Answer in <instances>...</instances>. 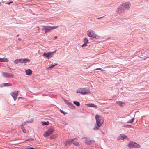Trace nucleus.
Returning <instances> with one entry per match:
<instances>
[{
  "label": "nucleus",
  "mask_w": 149,
  "mask_h": 149,
  "mask_svg": "<svg viewBox=\"0 0 149 149\" xmlns=\"http://www.w3.org/2000/svg\"><path fill=\"white\" fill-rule=\"evenodd\" d=\"M131 3L129 2H126L122 4L117 9V12L118 13H121L124 10H128L130 8Z\"/></svg>",
  "instance_id": "obj_1"
},
{
  "label": "nucleus",
  "mask_w": 149,
  "mask_h": 149,
  "mask_svg": "<svg viewBox=\"0 0 149 149\" xmlns=\"http://www.w3.org/2000/svg\"><path fill=\"white\" fill-rule=\"evenodd\" d=\"M95 118L96 120L97 125L95 127L93 128V129L95 130L98 129L99 127L102 125L104 121V118L99 115H96Z\"/></svg>",
  "instance_id": "obj_2"
},
{
  "label": "nucleus",
  "mask_w": 149,
  "mask_h": 149,
  "mask_svg": "<svg viewBox=\"0 0 149 149\" xmlns=\"http://www.w3.org/2000/svg\"><path fill=\"white\" fill-rule=\"evenodd\" d=\"M54 131V128L53 127H51L45 131L44 133L43 136L45 137H47L51 135Z\"/></svg>",
  "instance_id": "obj_3"
},
{
  "label": "nucleus",
  "mask_w": 149,
  "mask_h": 149,
  "mask_svg": "<svg viewBox=\"0 0 149 149\" xmlns=\"http://www.w3.org/2000/svg\"><path fill=\"white\" fill-rule=\"evenodd\" d=\"M56 51L53 52H49L48 53H44L43 54V56L46 57L49 59V58L52 57L55 53Z\"/></svg>",
  "instance_id": "obj_4"
},
{
  "label": "nucleus",
  "mask_w": 149,
  "mask_h": 149,
  "mask_svg": "<svg viewBox=\"0 0 149 149\" xmlns=\"http://www.w3.org/2000/svg\"><path fill=\"white\" fill-rule=\"evenodd\" d=\"M128 146L130 148H138L140 147V146L135 142H130L128 144Z\"/></svg>",
  "instance_id": "obj_5"
},
{
  "label": "nucleus",
  "mask_w": 149,
  "mask_h": 149,
  "mask_svg": "<svg viewBox=\"0 0 149 149\" xmlns=\"http://www.w3.org/2000/svg\"><path fill=\"white\" fill-rule=\"evenodd\" d=\"M85 90L84 88H81L77 90V92L78 93H81L83 95H85L86 94H90V91L89 90H87V91H84Z\"/></svg>",
  "instance_id": "obj_6"
},
{
  "label": "nucleus",
  "mask_w": 149,
  "mask_h": 149,
  "mask_svg": "<svg viewBox=\"0 0 149 149\" xmlns=\"http://www.w3.org/2000/svg\"><path fill=\"white\" fill-rule=\"evenodd\" d=\"M88 36L90 37H92L95 39H99V37L95 35L93 31H91L88 32L87 33Z\"/></svg>",
  "instance_id": "obj_7"
},
{
  "label": "nucleus",
  "mask_w": 149,
  "mask_h": 149,
  "mask_svg": "<svg viewBox=\"0 0 149 149\" xmlns=\"http://www.w3.org/2000/svg\"><path fill=\"white\" fill-rule=\"evenodd\" d=\"M11 95L13 97L14 101H15L18 95V91H15L14 92H12L11 93Z\"/></svg>",
  "instance_id": "obj_8"
},
{
  "label": "nucleus",
  "mask_w": 149,
  "mask_h": 149,
  "mask_svg": "<svg viewBox=\"0 0 149 149\" xmlns=\"http://www.w3.org/2000/svg\"><path fill=\"white\" fill-rule=\"evenodd\" d=\"M3 76L5 77L13 78L14 77V74L10 73L3 72Z\"/></svg>",
  "instance_id": "obj_9"
},
{
  "label": "nucleus",
  "mask_w": 149,
  "mask_h": 149,
  "mask_svg": "<svg viewBox=\"0 0 149 149\" xmlns=\"http://www.w3.org/2000/svg\"><path fill=\"white\" fill-rule=\"evenodd\" d=\"M58 28V26H46V28L48 32H50L53 30L54 29H56Z\"/></svg>",
  "instance_id": "obj_10"
},
{
  "label": "nucleus",
  "mask_w": 149,
  "mask_h": 149,
  "mask_svg": "<svg viewBox=\"0 0 149 149\" xmlns=\"http://www.w3.org/2000/svg\"><path fill=\"white\" fill-rule=\"evenodd\" d=\"M84 139H86V140L85 141V143L87 145H91L92 143H94L95 141L94 140H90L89 139H88V138H84Z\"/></svg>",
  "instance_id": "obj_11"
},
{
  "label": "nucleus",
  "mask_w": 149,
  "mask_h": 149,
  "mask_svg": "<svg viewBox=\"0 0 149 149\" xmlns=\"http://www.w3.org/2000/svg\"><path fill=\"white\" fill-rule=\"evenodd\" d=\"M127 136L124 134H121L120 135V137L118 138V140L122 139L123 140L124 139L126 138Z\"/></svg>",
  "instance_id": "obj_12"
},
{
  "label": "nucleus",
  "mask_w": 149,
  "mask_h": 149,
  "mask_svg": "<svg viewBox=\"0 0 149 149\" xmlns=\"http://www.w3.org/2000/svg\"><path fill=\"white\" fill-rule=\"evenodd\" d=\"M116 103L118 106L121 107L124 106L125 105L124 103L121 101H116Z\"/></svg>",
  "instance_id": "obj_13"
},
{
  "label": "nucleus",
  "mask_w": 149,
  "mask_h": 149,
  "mask_svg": "<svg viewBox=\"0 0 149 149\" xmlns=\"http://www.w3.org/2000/svg\"><path fill=\"white\" fill-rule=\"evenodd\" d=\"M26 74L27 75H30L32 73V71L30 69H28L25 71Z\"/></svg>",
  "instance_id": "obj_14"
},
{
  "label": "nucleus",
  "mask_w": 149,
  "mask_h": 149,
  "mask_svg": "<svg viewBox=\"0 0 149 149\" xmlns=\"http://www.w3.org/2000/svg\"><path fill=\"white\" fill-rule=\"evenodd\" d=\"M9 61L8 59L6 58H0V62H8Z\"/></svg>",
  "instance_id": "obj_15"
},
{
  "label": "nucleus",
  "mask_w": 149,
  "mask_h": 149,
  "mask_svg": "<svg viewBox=\"0 0 149 149\" xmlns=\"http://www.w3.org/2000/svg\"><path fill=\"white\" fill-rule=\"evenodd\" d=\"M86 105L90 107H93L95 108L97 107L96 105H95L93 103L88 104H87Z\"/></svg>",
  "instance_id": "obj_16"
},
{
  "label": "nucleus",
  "mask_w": 149,
  "mask_h": 149,
  "mask_svg": "<svg viewBox=\"0 0 149 149\" xmlns=\"http://www.w3.org/2000/svg\"><path fill=\"white\" fill-rule=\"evenodd\" d=\"M30 61V60L28 59H24L22 60L21 61V63H26L27 62H29Z\"/></svg>",
  "instance_id": "obj_17"
},
{
  "label": "nucleus",
  "mask_w": 149,
  "mask_h": 149,
  "mask_svg": "<svg viewBox=\"0 0 149 149\" xmlns=\"http://www.w3.org/2000/svg\"><path fill=\"white\" fill-rule=\"evenodd\" d=\"M75 139L77 140V138H74L73 139H71L68 140H67L66 142V143L68 144H69L70 143L73 142Z\"/></svg>",
  "instance_id": "obj_18"
},
{
  "label": "nucleus",
  "mask_w": 149,
  "mask_h": 149,
  "mask_svg": "<svg viewBox=\"0 0 149 149\" xmlns=\"http://www.w3.org/2000/svg\"><path fill=\"white\" fill-rule=\"evenodd\" d=\"M22 60V59H17L15 60L14 61V63L15 64H18L19 62L21 63V61Z\"/></svg>",
  "instance_id": "obj_19"
},
{
  "label": "nucleus",
  "mask_w": 149,
  "mask_h": 149,
  "mask_svg": "<svg viewBox=\"0 0 149 149\" xmlns=\"http://www.w3.org/2000/svg\"><path fill=\"white\" fill-rule=\"evenodd\" d=\"M68 106L72 109H74L75 108V107L72 104L68 103Z\"/></svg>",
  "instance_id": "obj_20"
},
{
  "label": "nucleus",
  "mask_w": 149,
  "mask_h": 149,
  "mask_svg": "<svg viewBox=\"0 0 149 149\" xmlns=\"http://www.w3.org/2000/svg\"><path fill=\"white\" fill-rule=\"evenodd\" d=\"M42 31H44L45 33L48 32L47 30V29L46 28V26H43V28L42 29Z\"/></svg>",
  "instance_id": "obj_21"
},
{
  "label": "nucleus",
  "mask_w": 149,
  "mask_h": 149,
  "mask_svg": "<svg viewBox=\"0 0 149 149\" xmlns=\"http://www.w3.org/2000/svg\"><path fill=\"white\" fill-rule=\"evenodd\" d=\"M73 103L77 106H78L80 105V103L79 102L74 101L73 102Z\"/></svg>",
  "instance_id": "obj_22"
},
{
  "label": "nucleus",
  "mask_w": 149,
  "mask_h": 149,
  "mask_svg": "<svg viewBox=\"0 0 149 149\" xmlns=\"http://www.w3.org/2000/svg\"><path fill=\"white\" fill-rule=\"evenodd\" d=\"M34 119L33 118H32L31 119L29 120L26 121V123H31L33 122Z\"/></svg>",
  "instance_id": "obj_23"
},
{
  "label": "nucleus",
  "mask_w": 149,
  "mask_h": 149,
  "mask_svg": "<svg viewBox=\"0 0 149 149\" xmlns=\"http://www.w3.org/2000/svg\"><path fill=\"white\" fill-rule=\"evenodd\" d=\"M42 123L43 125H47L49 124V122L48 121H47V122H42Z\"/></svg>",
  "instance_id": "obj_24"
},
{
  "label": "nucleus",
  "mask_w": 149,
  "mask_h": 149,
  "mask_svg": "<svg viewBox=\"0 0 149 149\" xmlns=\"http://www.w3.org/2000/svg\"><path fill=\"white\" fill-rule=\"evenodd\" d=\"M73 144L77 146H79V142H74Z\"/></svg>",
  "instance_id": "obj_25"
},
{
  "label": "nucleus",
  "mask_w": 149,
  "mask_h": 149,
  "mask_svg": "<svg viewBox=\"0 0 149 149\" xmlns=\"http://www.w3.org/2000/svg\"><path fill=\"white\" fill-rule=\"evenodd\" d=\"M12 84L10 83H6L4 84V86H11Z\"/></svg>",
  "instance_id": "obj_26"
},
{
  "label": "nucleus",
  "mask_w": 149,
  "mask_h": 149,
  "mask_svg": "<svg viewBox=\"0 0 149 149\" xmlns=\"http://www.w3.org/2000/svg\"><path fill=\"white\" fill-rule=\"evenodd\" d=\"M57 64H55V65H52L51 66H50L48 68V69H52V68L53 67H54Z\"/></svg>",
  "instance_id": "obj_27"
},
{
  "label": "nucleus",
  "mask_w": 149,
  "mask_h": 149,
  "mask_svg": "<svg viewBox=\"0 0 149 149\" xmlns=\"http://www.w3.org/2000/svg\"><path fill=\"white\" fill-rule=\"evenodd\" d=\"M22 131H23V132L24 133H26V130L25 129V128L23 127H22Z\"/></svg>",
  "instance_id": "obj_28"
},
{
  "label": "nucleus",
  "mask_w": 149,
  "mask_h": 149,
  "mask_svg": "<svg viewBox=\"0 0 149 149\" xmlns=\"http://www.w3.org/2000/svg\"><path fill=\"white\" fill-rule=\"evenodd\" d=\"M88 39H87L86 38H84V43H87L88 42Z\"/></svg>",
  "instance_id": "obj_29"
},
{
  "label": "nucleus",
  "mask_w": 149,
  "mask_h": 149,
  "mask_svg": "<svg viewBox=\"0 0 149 149\" xmlns=\"http://www.w3.org/2000/svg\"><path fill=\"white\" fill-rule=\"evenodd\" d=\"M134 121V119L133 118L131 120H130L128 122V123H132Z\"/></svg>",
  "instance_id": "obj_30"
},
{
  "label": "nucleus",
  "mask_w": 149,
  "mask_h": 149,
  "mask_svg": "<svg viewBox=\"0 0 149 149\" xmlns=\"http://www.w3.org/2000/svg\"><path fill=\"white\" fill-rule=\"evenodd\" d=\"M87 46L86 43L84 42V43L82 45V47H83L84 46Z\"/></svg>",
  "instance_id": "obj_31"
},
{
  "label": "nucleus",
  "mask_w": 149,
  "mask_h": 149,
  "mask_svg": "<svg viewBox=\"0 0 149 149\" xmlns=\"http://www.w3.org/2000/svg\"><path fill=\"white\" fill-rule=\"evenodd\" d=\"M60 111L61 113H63V114H65V113L63 112V111L61 109L60 110Z\"/></svg>",
  "instance_id": "obj_32"
},
{
  "label": "nucleus",
  "mask_w": 149,
  "mask_h": 149,
  "mask_svg": "<svg viewBox=\"0 0 149 149\" xmlns=\"http://www.w3.org/2000/svg\"><path fill=\"white\" fill-rule=\"evenodd\" d=\"M13 3V1H11L9 2H8L7 3V4L8 5H10V3Z\"/></svg>",
  "instance_id": "obj_33"
},
{
  "label": "nucleus",
  "mask_w": 149,
  "mask_h": 149,
  "mask_svg": "<svg viewBox=\"0 0 149 149\" xmlns=\"http://www.w3.org/2000/svg\"><path fill=\"white\" fill-rule=\"evenodd\" d=\"M102 70L101 68H97L96 69V70Z\"/></svg>",
  "instance_id": "obj_34"
},
{
  "label": "nucleus",
  "mask_w": 149,
  "mask_h": 149,
  "mask_svg": "<svg viewBox=\"0 0 149 149\" xmlns=\"http://www.w3.org/2000/svg\"><path fill=\"white\" fill-rule=\"evenodd\" d=\"M29 141H33L34 140V139L32 138H30V139H29Z\"/></svg>",
  "instance_id": "obj_35"
},
{
  "label": "nucleus",
  "mask_w": 149,
  "mask_h": 149,
  "mask_svg": "<svg viewBox=\"0 0 149 149\" xmlns=\"http://www.w3.org/2000/svg\"><path fill=\"white\" fill-rule=\"evenodd\" d=\"M50 139H54V138L53 137V136H51V137H50Z\"/></svg>",
  "instance_id": "obj_36"
},
{
  "label": "nucleus",
  "mask_w": 149,
  "mask_h": 149,
  "mask_svg": "<svg viewBox=\"0 0 149 149\" xmlns=\"http://www.w3.org/2000/svg\"><path fill=\"white\" fill-rule=\"evenodd\" d=\"M27 149H36L33 148H28Z\"/></svg>",
  "instance_id": "obj_37"
},
{
  "label": "nucleus",
  "mask_w": 149,
  "mask_h": 149,
  "mask_svg": "<svg viewBox=\"0 0 149 149\" xmlns=\"http://www.w3.org/2000/svg\"><path fill=\"white\" fill-rule=\"evenodd\" d=\"M26 123H23L22 124V125H24Z\"/></svg>",
  "instance_id": "obj_38"
},
{
  "label": "nucleus",
  "mask_w": 149,
  "mask_h": 149,
  "mask_svg": "<svg viewBox=\"0 0 149 149\" xmlns=\"http://www.w3.org/2000/svg\"><path fill=\"white\" fill-rule=\"evenodd\" d=\"M29 141V139H26V140H25V141Z\"/></svg>",
  "instance_id": "obj_39"
},
{
  "label": "nucleus",
  "mask_w": 149,
  "mask_h": 149,
  "mask_svg": "<svg viewBox=\"0 0 149 149\" xmlns=\"http://www.w3.org/2000/svg\"><path fill=\"white\" fill-rule=\"evenodd\" d=\"M103 17H99V18H97V19H100V18H103Z\"/></svg>",
  "instance_id": "obj_40"
},
{
  "label": "nucleus",
  "mask_w": 149,
  "mask_h": 149,
  "mask_svg": "<svg viewBox=\"0 0 149 149\" xmlns=\"http://www.w3.org/2000/svg\"><path fill=\"white\" fill-rule=\"evenodd\" d=\"M57 37L56 36H55V37H54V38H55V39H57Z\"/></svg>",
  "instance_id": "obj_41"
},
{
  "label": "nucleus",
  "mask_w": 149,
  "mask_h": 149,
  "mask_svg": "<svg viewBox=\"0 0 149 149\" xmlns=\"http://www.w3.org/2000/svg\"><path fill=\"white\" fill-rule=\"evenodd\" d=\"M18 40H20H20H21V39H20V38H18Z\"/></svg>",
  "instance_id": "obj_42"
},
{
  "label": "nucleus",
  "mask_w": 149,
  "mask_h": 149,
  "mask_svg": "<svg viewBox=\"0 0 149 149\" xmlns=\"http://www.w3.org/2000/svg\"><path fill=\"white\" fill-rule=\"evenodd\" d=\"M19 34L17 35V37H18V36H19Z\"/></svg>",
  "instance_id": "obj_43"
}]
</instances>
